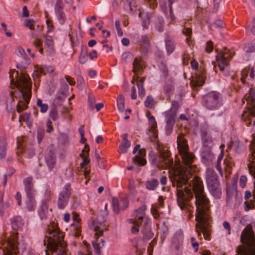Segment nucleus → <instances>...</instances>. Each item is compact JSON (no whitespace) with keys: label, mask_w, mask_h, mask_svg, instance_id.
Masks as SVG:
<instances>
[{"label":"nucleus","mask_w":255,"mask_h":255,"mask_svg":"<svg viewBox=\"0 0 255 255\" xmlns=\"http://www.w3.org/2000/svg\"><path fill=\"white\" fill-rule=\"evenodd\" d=\"M5 243L6 246L3 249L5 255H17L19 249L21 248L22 250L25 249L24 241H18L17 232L12 233Z\"/></svg>","instance_id":"423d86ee"},{"label":"nucleus","mask_w":255,"mask_h":255,"mask_svg":"<svg viewBox=\"0 0 255 255\" xmlns=\"http://www.w3.org/2000/svg\"><path fill=\"white\" fill-rule=\"evenodd\" d=\"M34 23V21L33 19H26L25 21L24 25L29 28L30 29H33V24Z\"/></svg>","instance_id":"69168bd1"},{"label":"nucleus","mask_w":255,"mask_h":255,"mask_svg":"<svg viewBox=\"0 0 255 255\" xmlns=\"http://www.w3.org/2000/svg\"><path fill=\"white\" fill-rule=\"evenodd\" d=\"M211 147H203L201 152L202 159H213L214 155L211 150Z\"/></svg>","instance_id":"5701e85b"},{"label":"nucleus","mask_w":255,"mask_h":255,"mask_svg":"<svg viewBox=\"0 0 255 255\" xmlns=\"http://www.w3.org/2000/svg\"><path fill=\"white\" fill-rule=\"evenodd\" d=\"M36 205L34 198H27L26 207L28 211H32L34 210Z\"/></svg>","instance_id":"ea45409f"},{"label":"nucleus","mask_w":255,"mask_h":255,"mask_svg":"<svg viewBox=\"0 0 255 255\" xmlns=\"http://www.w3.org/2000/svg\"><path fill=\"white\" fill-rule=\"evenodd\" d=\"M9 206L10 205L8 202L3 201V195H0V214L2 215L9 208Z\"/></svg>","instance_id":"c85d7f7f"},{"label":"nucleus","mask_w":255,"mask_h":255,"mask_svg":"<svg viewBox=\"0 0 255 255\" xmlns=\"http://www.w3.org/2000/svg\"><path fill=\"white\" fill-rule=\"evenodd\" d=\"M164 23V19L162 17H158L157 18L156 23H155V28L157 30L160 32H162L163 31V25Z\"/></svg>","instance_id":"37998d69"},{"label":"nucleus","mask_w":255,"mask_h":255,"mask_svg":"<svg viewBox=\"0 0 255 255\" xmlns=\"http://www.w3.org/2000/svg\"><path fill=\"white\" fill-rule=\"evenodd\" d=\"M11 227L14 230H18L23 225L22 219L20 217H16L11 220Z\"/></svg>","instance_id":"bb28decb"},{"label":"nucleus","mask_w":255,"mask_h":255,"mask_svg":"<svg viewBox=\"0 0 255 255\" xmlns=\"http://www.w3.org/2000/svg\"><path fill=\"white\" fill-rule=\"evenodd\" d=\"M141 42L139 43L143 50L146 52L150 48V44L148 36L146 35L141 36Z\"/></svg>","instance_id":"b1692460"},{"label":"nucleus","mask_w":255,"mask_h":255,"mask_svg":"<svg viewBox=\"0 0 255 255\" xmlns=\"http://www.w3.org/2000/svg\"><path fill=\"white\" fill-rule=\"evenodd\" d=\"M59 144L63 146L69 144V137L67 133H61L58 138Z\"/></svg>","instance_id":"e433bc0d"},{"label":"nucleus","mask_w":255,"mask_h":255,"mask_svg":"<svg viewBox=\"0 0 255 255\" xmlns=\"http://www.w3.org/2000/svg\"><path fill=\"white\" fill-rule=\"evenodd\" d=\"M158 185V181L157 180L153 179L151 180L148 181L146 183V188L150 190H154Z\"/></svg>","instance_id":"79ce46f5"},{"label":"nucleus","mask_w":255,"mask_h":255,"mask_svg":"<svg viewBox=\"0 0 255 255\" xmlns=\"http://www.w3.org/2000/svg\"><path fill=\"white\" fill-rule=\"evenodd\" d=\"M247 101H254L255 100V90L251 89L250 91L249 96L247 99Z\"/></svg>","instance_id":"774afa93"},{"label":"nucleus","mask_w":255,"mask_h":255,"mask_svg":"<svg viewBox=\"0 0 255 255\" xmlns=\"http://www.w3.org/2000/svg\"><path fill=\"white\" fill-rule=\"evenodd\" d=\"M250 149L251 151L252 159H255V135H254L253 140L251 142Z\"/></svg>","instance_id":"864d4df0"},{"label":"nucleus","mask_w":255,"mask_h":255,"mask_svg":"<svg viewBox=\"0 0 255 255\" xmlns=\"http://www.w3.org/2000/svg\"><path fill=\"white\" fill-rule=\"evenodd\" d=\"M211 193L216 198H219L222 194L220 186L213 188L212 190H209Z\"/></svg>","instance_id":"de8ad7c7"},{"label":"nucleus","mask_w":255,"mask_h":255,"mask_svg":"<svg viewBox=\"0 0 255 255\" xmlns=\"http://www.w3.org/2000/svg\"><path fill=\"white\" fill-rule=\"evenodd\" d=\"M147 118L148 121L149 128H157V123L155 118L150 114H147Z\"/></svg>","instance_id":"a18cd8bd"},{"label":"nucleus","mask_w":255,"mask_h":255,"mask_svg":"<svg viewBox=\"0 0 255 255\" xmlns=\"http://www.w3.org/2000/svg\"><path fill=\"white\" fill-rule=\"evenodd\" d=\"M6 141L4 138L0 137V159L4 158L6 153Z\"/></svg>","instance_id":"a878e982"},{"label":"nucleus","mask_w":255,"mask_h":255,"mask_svg":"<svg viewBox=\"0 0 255 255\" xmlns=\"http://www.w3.org/2000/svg\"><path fill=\"white\" fill-rule=\"evenodd\" d=\"M154 104L155 102L153 97L151 96H148L144 101L145 106L149 109H152L154 107Z\"/></svg>","instance_id":"c03bdc74"},{"label":"nucleus","mask_w":255,"mask_h":255,"mask_svg":"<svg viewBox=\"0 0 255 255\" xmlns=\"http://www.w3.org/2000/svg\"><path fill=\"white\" fill-rule=\"evenodd\" d=\"M64 234L56 225L53 223L48 227L47 248L52 252H58L57 255H66V244L64 241Z\"/></svg>","instance_id":"20e7f679"},{"label":"nucleus","mask_w":255,"mask_h":255,"mask_svg":"<svg viewBox=\"0 0 255 255\" xmlns=\"http://www.w3.org/2000/svg\"><path fill=\"white\" fill-rule=\"evenodd\" d=\"M36 106L40 108V111L42 113H46L48 109V106L47 104L43 103L42 100L38 99L36 102Z\"/></svg>","instance_id":"a19ab883"},{"label":"nucleus","mask_w":255,"mask_h":255,"mask_svg":"<svg viewBox=\"0 0 255 255\" xmlns=\"http://www.w3.org/2000/svg\"><path fill=\"white\" fill-rule=\"evenodd\" d=\"M23 142L24 137H21L17 138V147L16 149V153L17 154L22 153L23 151L24 148Z\"/></svg>","instance_id":"72a5a7b5"},{"label":"nucleus","mask_w":255,"mask_h":255,"mask_svg":"<svg viewBox=\"0 0 255 255\" xmlns=\"http://www.w3.org/2000/svg\"><path fill=\"white\" fill-rule=\"evenodd\" d=\"M202 103L204 107L209 110L218 109L223 104L221 95L218 92H209L203 97Z\"/></svg>","instance_id":"0eeeda50"},{"label":"nucleus","mask_w":255,"mask_h":255,"mask_svg":"<svg viewBox=\"0 0 255 255\" xmlns=\"http://www.w3.org/2000/svg\"><path fill=\"white\" fill-rule=\"evenodd\" d=\"M146 155V151L145 148H141L138 152V155L136 158L133 159H144V157Z\"/></svg>","instance_id":"052dcab7"},{"label":"nucleus","mask_w":255,"mask_h":255,"mask_svg":"<svg viewBox=\"0 0 255 255\" xmlns=\"http://www.w3.org/2000/svg\"><path fill=\"white\" fill-rule=\"evenodd\" d=\"M227 200L230 199L237 198L238 200L241 199V196H239L236 189L234 187H227Z\"/></svg>","instance_id":"393cba45"},{"label":"nucleus","mask_w":255,"mask_h":255,"mask_svg":"<svg viewBox=\"0 0 255 255\" xmlns=\"http://www.w3.org/2000/svg\"><path fill=\"white\" fill-rule=\"evenodd\" d=\"M44 48L49 54L53 51V41L51 36H47L45 37Z\"/></svg>","instance_id":"4be33fe9"},{"label":"nucleus","mask_w":255,"mask_h":255,"mask_svg":"<svg viewBox=\"0 0 255 255\" xmlns=\"http://www.w3.org/2000/svg\"><path fill=\"white\" fill-rule=\"evenodd\" d=\"M192 182V188L195 195L196 205L197 214L196 216V221L198 222L195 225L196 232L200 239H202L201 232H203L204 238L209 239V234L207 228L205 224L208 220V211L209 210V200L206 197L202 182L197 176H194L193 179L190 181ZM191 183H190L191 185Z\"/></svg>","instance_id":"f03ea898"},{"label":"nucleus","mask_w":255,"mask_h":255,"mask_svg":"<svg viewBox=\"0 0 255 255\" xmlns=\"http://www.w3.org/2000/svg\"><path fill=\"white\" fill-rule=\"evenodd\" d=\"M38 165L39 167L47 166L49 170L53 169L55 165V160H39Z\"/></svg>","instance_id":"2f4dec72"},{"label":"nucleus","mask_w":255,"mask_h":255,"mask_svg":"<svg viewBox=\"0 0 255 255\" xmlns=\"http://www.w3.org/2000/svg\"><path fill=\"white\" fill-rule=\"evenodd\" d=\"M23 184L27 198H34L36 191L34 188L33 178L31 176L26 178L23 180Z\"/></svg>","instance_id":"4468645a"},{"label":"nucleus","mask_w":255,"mask_h":255,"mask_svg":"<svg viewBox=\"0 0 255 255\" xmlns=\"http://www.w3.org/2000/svg\"><path fill=\"white\" fill-rule=\"evenodd\" d=\"M177 146L179 152L182 159H193L192 155L188 152V145L183 134H180L177 137Z\"/></svg>","instance_id":"9d476101"},{"label":"nucleus","mask_w":255,"mask_h":255,"mask_svg":"<svg viewBox=\"0 0 255 255\" xmlns=\"http://www.w3.org/2000/svg\"><path fill=\"white\" fill-rule=\"evenodd\" d=\"M88 54L87 52H81L79 58V62L82 64L86 63L88 60Z\"/></svg>","instance_id":"13d9d810"},{"label":"nucleus","mask_w":255,"mask_h":255,"mask_svg":"<svg viewBox=\"0 0 255 255\" xmlns=\"http://www.w3.org/2000/svg\"><path fill=\"white\" fill-rule=\"evenodd\" d=\"M202 144L204 147H211L212 145V139L206 134L202 135Z\"/></svg>","instance_id":"f704fd0d"},{"label":"nucleus","mask_w":255,"mask_h":255,"mask_svg":"<svg viewBox=\"0 0 255 255\" xmlns=\"http://www.w3.org/2000/svg\"><path fill=\"white\" fill-rule=\"evenodd\" d=\"M117 104L118 110L120 112H123L125 109V100L122 95H119L117 100Z\"/></svg>","instance_id":"4c0bfd02"},{"label":"nucleus","mask_w":255,"mask_h":255,"mask_svg":"<svg viewBox=\"0 0 255 255\" xmlns=\"http://www.w3.org/2000/svg\"><path fill=\"white\" fill-rule=\"evenodd\" d=\"M38 71L43 74L51 73L54 71L53 66L51 65H42L38 69Z\"/></svg>","instance_id":"58836bf2"},{"label":"nucleus","mask_w":255,"mask_h":255,"mask_svg":"<svg viewBox=\"0 0 255 255\" xmlns=\"http://www.w3.org/2000/svg\"><path fill=\"white\" fill-rule=\"evenodd\" d=\"M143 64L141 60L138 58H135L133 62V71L136 73L143 69Z\"/></svg>","instance_id":"c756f323"},{"label":"nucleus","mask_w":255,"mask_h":255,"mask_svg":"<svg viewBox=\"0 0 255 255\" xmlns=\"http://www.w3.org/2000/svg\"><path fill=\"white\" fill-rule=\"evenodd\" d=\"M152 16L151 12H146L144 13L143 12L140 11L139 13V17L141 18V25L144 29L148 28L150 23V19Z\"/></svg>","instance_id":"a211bd4d"},{"label":"nucleus","mask_w":255,"mask_h":255,"mask_svg":"<svg viewBox=\"0 0 255 255\" xmlns=\"http://www.w3.org/2000/svg\"><path fill=\"white\" fill-rule=\"evenodd\" d=\"M17 57L16 58V67L20 70L24 69L30 63V60L26 55L25 50L21 47H19L16 50Z\"/></svg>","instance_id":"9b49d317"},{"label":"nucleus","mask_w":255,"mask_h":255,"mask_svg":"<svg viewBox=\"0 0 255 255\" xmlns=\"http://www.w3.org/2000/svg\"><path fill=\"white\" fill-rule=\"evenodd\" d=\"M241 242L249 248L239 246L236 255H255V235L251 227L247 226L242 231Z\"/></svg>","instance_id":"39448f33"},{"label":"nucleus","mask_w":255,"mask_h":255,"mask_svg":"<svg viewBox=\"0 0 255 255\" xmlns=\"http://www.w3.org/2000/svg\"><path fill=\"white\" fill-rule=\"evenodd\" d=\"M90 160H83L81 163V166L82 168H84V175L85 177L88 175L90 172V170H87L86 166L89 164Z\"/></svg>","instance_id":"bf43d9fd"},{"label":"nucleus","mask_w":255,"mask_h":255,"mask_svg":"<svg viewBox=\"0 0 255 255\" xmlns=\"http://www.w3.org/2000/svg\"><path fill=\"white\" fill-rule=\"evenodd\" d=\"M132 58V55L129 52H126L122 54V59L126 62H128L131 61Z\"/></svg>","instance_id":"4d7b16f0"},{"label":"nucleus","mask_w":255,"mask_h":255,"mask_svg":"<svg viewBox=\"0 0 255 255\" xmlns=\"http://www.w3.org/2000/svg\"><path fill=\"white\" fill-rule=\"evenodd\" d=\"M127 136L128 134L127 133H125L122 135L123 139L119 146L120 153H126L130 146V141L128 139Z\"/></svg>","instance_id":"6ab92c4d"},{"label":"nucleus","mask_w":255,"mask_h":255,"mask_svg":"<svg viewBox=\"0 0 255 255\" xmlns=\"http://www.w3.org/2000/svg\"><path fill=\"white\" fill-rule=\"evenodd\" d=\"M112 205L114 212L116 214L120 213L119 203L118 199L116 197H113L112 199Z\"/></svg>","instance_id":"603ef678"},{"label":"nucleus","mask_w":255,"mask_h":255,"mask_svg":"<svg viewBox=\"0 0 255 255\" xmlns=\"http://www.w3.org/2000/svg\"><path fill=\"white\" fill-rule=\"evenodd\" d=\"M166 49L168 54L171 53L174 49V45L172 42L171 38L167 36L165 40Z\"/></svg>","instance_id":"473e14b6"},{"label":"nucleus","mask_w":255,"mask_h":255,"mask_svg":"<svg viewBox=\"0 0 255 255\" xmlns=\"http://www.w3.org/2000/svg\"><path fill=\"white\" fill-rule=\"evenodd\" d=\"M231 162L230 160H218L216 164V168L222 174V168L228 171L231 168Z\"/></svg>","instance_id":"412c9836"},{"label":"nucleus","mask_w":255,"mask_h":255,"mask_svg":"<svg viewBox=\"0 0 255 255\" xmlns=\"http://www.w3.org/2000/svg\"><path fill=\"white\" fill-rule=\"evenodd\" d=\"M146 164V160H133L132 164L134 167H139V166H143Z\"/></svg>","instance_id":"680f3d73"},{"label":"nucleus","mask_w":255,"mask_h":255,"mask_svg":"<svg viewBox=\"0 0 255 255\" xmlns=\"http://www.w3.org/2000/svg\"><path fill=\"white\" fill-rule=\"evenodd\" d=\"M149 222V221L148 220H147L144 222L143 230L142 231L143 235V240L144 241L148 240L152 238L153 236V233L151 231Z\"/></svg>","instance_id":"aec40b11"},{"label":"nucleus","mask_w":255,"mask_h":255,"mask_svg":"<svg viewBox=\"0 0 255 255\" xmlns=\"http://www.w3.org/2000/svg\"><path fill=\"white\" fill-rule=\"evenodd\" d=\"M247 181V178L245 175L241 176L239 181V184L242 188H244L246 185V182Z\"/></svg>","instance_id":"0e129e2a"},{"label":"nucleus","mask_w":255,"mask_h":255,"mask_svg":"<svg viewBox=\"0 0 255 255\" xmlns=\"http://www.w3.org/2000/svg\"><path fill=\"white\" fill-rule=\"evenodd\" d=\"M0 101L1 103L6 105L7 111L10 112L14 106L12 92L7 91L2 92L0 96Z\"/></svg>","instance_id":"ddd939ff"},{"label":"nucleus","mask_w":255,"mask_h":255,"mask_svg":"<svg viewBox=\"0 0 255 255\" xmlns=\"http://www.w3.org/2000/svg\"><path fill=\"white\" fill-rule=\"evenodd\" d=\"M205 78L203 76H199L197 78L195 82V85L197 86H201L203 85L205 82Z\"/></svg>","instance_id":"338daca9"},{"label":"nucleus","mask_w":255,"mask_h":255,"mask_svg":"<svg viewBox=\"0 0 255 255\" xmlns=\"http://www.w3.org/2000/svg\"><path fill=\"white\" fill-rule=\"evenodd\" d=\"M174 125V124H166L165 127V133L166 134L169 135L171 133Z\"/></svg>","instance_id":"e2e57ef3"},{"label":"nucleus","mask_w":255,"mask_h":255,"mask_svg":"<svg viewBox=\"0 0 255 255\" xmlns=\"http://www.w3.org/2000/svg\"><path fill=\"white\" fill-rule=\"evenodd\" d=\"M147 133L153 142L155 143L157 141V139L158 137V131L157 128H149L147 131Z\"/></svg>","instance_id":"7c9ffc66"},{"label":"nucleus","mask_w":255,"mask_h":255,"mask_svg":"<svg viewBox=\"0 0 255 255\" xmlns=\"http://www.w3.org/2000/svg\"><path fill=\"white\" fill-rule=\"evenodd\" d=\"M39 214L41 219H45L47 218L48 213V208L46 205H44L39 210Z\"/></svg>","instance_id":"8fccbe9b"},{"label":"nucleus","mask_w":255,"mask_h":255,"mask_svg":"<svg viewBox=\"0 0 255 255\" xmlns=\"http://www.w3.org/2000/svg\"><path fill=\"white\" fill-rule=\"evenodd\" d=\"M255 206V200H250L245 202V210L249 211L250 210L254 209Z\"/></svg>","instance_id":"3c124183"},{"label":"nucleus","mask_w":255,"mask_h":255,"mask_svg":"<svg viewBox=\"0 0 255 255\" xmlns=\"http://www.w3.org/2000/svg\"><path fill=\"white\" fill-rule=\"evenodd\" d=\"M89 150L90 148L89 146L87 144H85L81 153L80 154V156L82 158V159H88Z\"/></svg>","instance_id":"49530a36"},{"label":"nucleus","mask_w":255,"mask_h":255,"mask_svg":"<svg viewBox=\"0 0 255 255\" xmlns=\"http://www.w3.org/2000/svg\"><path fill=\"white\" fill-rule=\"evenodd\" d=\"M159 154L163 159H166L169 156V151L164 148L159 149Z\"/></svg>","instance_id":"6e6d98bb"},{"label":"nucleus","mask_w":255,"mask_h":255,"mask_svg":"<svg viewBox=\"0 0 255 255\" xmlns=\"http://www.w3.org/2000/svg\"><path fill=\"white\" fill-rule=\"evenodd\" d=\"M64 4L62 0H57L54 7L56 20L60 25H64L67 21L68 18L63 11Z\"/></svg>","instance_id":"1a4fd4ad"},{"label":"nucleus","mask_w":255,"mask_h":255,"mask_svg":"<svg viewBox=\"0 0 255 255\" xmlns=\"http://www.w3.org/2000/svg\"><path fill=\"white\" fill-rule=\"evenodd\" d=\"M49 116L51 119L55 121L58 119V112L56 108L54 107L51 108L49 112Z\"/></svg>","instance_id":"5fc2aeb1"},{"label":"nucleus","mask_w":255,"mask_h":255,"mask_svg":"<svg viewBox=\"0 0 255 255\" xmlns=\"http://www.w3.org/2000/svg\"><path fill=\"white\" fill-rule=\"evenodd\" d=\"M217 175L211 168H208L206 171V181L207 185L219 182Z\"/></svg>","instance_id":"dca6fc26"},{"label":"nucleus","mask_w":255,"mask_h":255,"mask_svg":"<svg viewBox=\"0 0 255 255\" xmlns=\"http://www.w3.org/2000/svg\"><path fill=\"white\" fill-rule=\"evenodd\" d=\"M9 76L11 83L16 86L19 90L17 111L20 113L27 107L31 95L32 83L28 76L24 73L19 75L18 71L15 70L9 72Z\"/></svg>","instance_id":"7ed1b4c3"},{"label":"nucleus","mask_w":255,"mask_h":255,"mask_svg":"<svg viewBox=\"0 0 255 255\" xmlns=\"http://www.w3.org/2000/svg\"><path fill=\"white\" fill-rule=\"evenodd\" d=\"M228 148L233 149L237 153H240L246 149V146L243 143L235 140L228 144Z\"/></svg>","instance_id":"2eb2a0df"},{"label":"nucleus","mask_w":255,"mask_h":255,"mask_svg":"<svg viewBox=\"0 0 255 255\" xmlns=\"http://www.w3.org/2000/svg\"><path fill=\"white\" fill-rule=\"evenodd\" d=\"M146 209V206L143 205L135 211V216L138 220L142 221L145 215L144 211Z\"/></svg>","instance_id":"c9c22d12"},{"label":"nucleus","mask_w":255,"mask_h":255,"mask_svg":"<svg viewBox=\"0 0 255 255\" xmlns=\"http://www.w3.org/2000/svg\"><path fill=\"white\" fill-rule=\"evenodd\" d=\"M143 80L140 79L137 84L138 90V95L141 97H143L145 95V90L143 86Z\"/></svg>","instance_id":"09e8293b"},{"label":"nucleus","mask_w":255,"mask_h":255,"mask_svg":"<svg viewBox=\"0 0 255 255\" xmlns=\"http://www.w3.org/2000/svg\"><path fill=\"white\" fill-rule=\"evenodd\" d=\"M71 194V185L69 183L66 184L58 196L57 204L59 209H63L67 206Z\"/></svg>","instance_id":"6e6552de"},{"label":"nucleus","mask_w":255,"mask_h":255,"mask_svg":"<svg viewBox=\"0 0 255 255\" xmlns=\"http://www.w3.org/2000/svg\"><path fill=\"white\" fill-rule=\"evenodd\" d=\"M176 116V113L172 111H168L165 112V122L166 124H175V118Z\"/></svg>","instance_id":"cd10ccee"},{"label":"nucleus","mask_w":255,"mask_h":255,"mask_svg":"<svg viewBox=\"0 0 255 255\" xmlns=\"http://www.w3.org/2000/svg\"><path fill=\"white\" fill-rule=\"evenodd\" d=\"M90 228L95 232V236L97 237L102 236L103 230L105 229L104 226H102V222H99L98 220L93 221L92 225H90Z\"/></svg>","instance_id":"f3484780"},{"label":"nucleus","mask_w":255,"mask_h":255,"mask_svg":"<svg viewBox=\"0 0 255 255\" xmlns=\"http://www.w3.org/2000/svg\"><path fill=\"white\" fill-rule=\"evenodd\" d=\"M217 61L220 71L225 76L229 75V60L225 54L221 52L216 56Z\"/></svg>","instance_id":"f8f14e48"},{"label":"nucleus","mask_w":255,"mask_h":255,"mask_svg":"<svg viewBox=\"0 0 255 255\" xmlns=\"http://www.w3.org/2000/svg\"><path fill=\"white\" fill-rule=\"evenodd\" d=\"M193 160H168L167 166L173 170L170 178L172 185L177 187V201L182 210H190L189 200L193 194L190 189L183 185L189 183L190 175L196 171L197 167L192 165Z\"/></svg>","instance_id":"f257e3e1"}]
</instances>
